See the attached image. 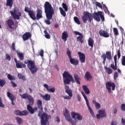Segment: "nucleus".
<instances>
[{
  "label": "nucleus",
  "mask_w": 125,
  "mask_h": 125,
  "mask_svg": "<svg viewBox=\"0 0 125 125\" xmlns=\"http://www.w3.org/2000/svg\"><path fill=\"white\" fill-rule=\"evenodd\" d=\"M15 114L17 116H21V111L20 110H16L15 111Z\"/></svg>",
  "instance_id": "nucleus-54"
},
{
  "label": "nucleus",
  "mask_w": 125,
  "mask_h": 125,
  "mask_svg": "<svg viewBox=\"0 0 125 125\" xmlns=\"http://www.w3.org/2000/svg\"><path fill=\"white\" fill-rule=\"evenodd\" d=\"M114 63L113 62L110 64V67L112 70H114V71L117 70V69H118V66L117 65V55H115L114 56Z\"/></svg>",
  "instance_id": "nucleus-20"
},
{
  "label": "nucleus",
  "mask_w": 125,
  "mask_h": 125,
  "mask_svg": "<svg viewBox=\"0 0 125 125\" xmlns=\"http://www.w3.org/2000/svg\"><path fill=\"white\" fill-rule=\"evenodd\" d=\"M65 91L66 90H70L71 89H70V87H69V86L67 85H65Z\"/></svg>",
  "instance_id": "nucleus-62"
},
{
  "label": "nucleus",
  "mask_w": 125,
  "mask_h": 125,
  "mask_svg": "<svg viewBox=\"0 0 125 125\" xmlns=\"http://www.w3.org/2000/svg\"><path fill=\"white\" fill-rule=\"evenodd\" d=\"M44 34H45L44 37L46 38V39H50V35L48 34V33L47 32V31L44 30Z\"/></svg>",
  "instance_id": "nucleus-43"
},
{
  "label": "nucleus",
  "mask_w": 125,
  "mask_h": 125,
  "mask_svg": "<svg viewBox=\"0 0 125 125\" xmlns=\"http://www.w3.org/2000/svg\"><path fill=\"white\" fill-rule=\"evenodd\" d=\"M122 65L125 66V56L122 57Z\"/></svg>",
  "instance_id": "nucleus-49"
},
{
  "label": "nucleus",
  "mask_w": 125,
  "mask_h": 125,
  "mask_svg": "<svg viewBox=\"0 0 125 125\" xmlns=\"http://www.w3.org/2000/svg\"><path fill=\"white\" fill-rule=\"evenodd\" d=\"M74 21L76 23L78 24V25L81 24V21H80V20L77 17H74Z\"/></svg>",
  "instance_id": "nucleus-40"
},
{
  "label": "nucleus",
  "mask_w": 125,
  "mask_h": 125,
  "mask_svg": "<svg viewBox=\"0 0 125 125\" xmlns=\"http://www.w3.org/2000/svg\"><path fill=\"white\" fill-rule=\"evenodd\" d=\"M63 116L65 117V120L69 122V123H71L72 125H76V122L73 121V119L71 118V116H70V113H69V111L68 109L66 108L65 109V112L63 113Z\"/></svg>",
  "instance_id": "nucleus-10"
},
{
  "label": "nucleus",
  "mask_w": 125,
  "mask_h": 125,
  "mask_svg": "<svg viewBox=\"0 0 125 125\" xmlns=\"http://www.w3.org/2000/svg\"><path fill=\"white\" fill-rule=\"evenodd\" d=\"M42 97L46 101H49V100H50V95H49L48 94H45V95H43L42 96Z\"/></svg>",
  "instance_id": "nucleus-37"
},
{
  "label": "nucleus",
  "mask_w": 125,
  "mask_h": 125,
  "mask_svg": "<svg viewBox=\"0 0 125 125\" xmlns=\"http://www.w3.org/2000/svg\"><path fill=\"white\" fill-rule=\"evenodd\" d=\"M55 121L57 123H60V118H59V117L57 116L56 117Z\"/></svg>",
  "instance_id": "nucleus-60"
},
{
  "label": "nucleus",
  "mask_w": 125,
  "mask_h": 125,
  "mask_svg": "<svg viewBox=\"0 0 125 125\" xmlns=\"http://www.w3.org/2000/svg\"><path fill=\"white\" fill-rule=\"evenodd\" d=\"M6 22L9 29L13 30V29H14V21H13V20L9 19Z\"/></svg>",
  "instance_id": "nucleus-21"
},
{
  "label": "nucleus",
  "mask_w": 125,
  "mask_h": 125,
  "mask_svg": "<svg viewBox=\"0 0 125 125\" xmlns=\"http://www.w3.org/2000/svg\"><path fill=\"white\" fill-rule=\"evenodd\" d=\"M28 15L33 20H36V13L34 11H30L28 13Z\"/></svg>",
  "instance_id": "nucleus-29"
},
{
  "label": "nucleus",
  "mask_w": 125,
  "mask_h": 125,
  "mask_svg": "<svg viewBox=\"0 0 125 125\" xmlns=\"http://www.w3.org/2000/svg\"><path fill=\"white\" fill-rule=\"evenodd\" d=\"M31 37H32V35H31V33H30V32H26L22 35V38L23 41L25 42L26 41H27V40H29V39H30Z\"/></svg>",
  "instance_id": "nucleus-24"
},
{
  "label": "nucleus",
  "mask_w": 125,
  "mask_h": 125,
  "mask_svg": "<svg viewBox=\"0 0 125 125\" xmlns=\"http://www.w3.org/2000/svg\"><path fill=\"white\" fill-rule=\"evenodd\" d=\"M113 78L114 81H116L118 78H119V73L117 71H115L114 73Z\"/></svg>",
  "instance_id": "nucleus-46"
},
{
  "label": "nucleus",
  "mask_w": 125,
  "mask_h": 125,
  "mask_svg": "<svg viewBox=\"0 0 125 125\" xmlns=\"http://www.w3.org/2000/svg\"><path fill=\"white\" fill-rule=\"evenodd\" d=\"M36 19L40 20V19L42 18V11L40 9L37 10Z\"/></svg>",
  "instance_id": "nucleus-23"
},
{
  "label": "nucleus",
  "mask_w": 125,
  "mask_h": 125,
  "mask_svg": "<svg viewBox=\"0 0 125 125\" xmlns=\"http://www.w3.org/2000/svg\"><path fill=\"white\" fill-rule=\"evenodd\" d=\"M77 99L79 102H81V100L82 99V98H81V96L80 95H77Z\"/></svg>",
  "instance_id": "nucleus-64"
},
{
  "label": "nucleus",
  "mask_w": 125,
  "mask_h": 125,
  "mask_svg": "<svg viewBox=\"0 0 125 125\" xmlns=\"http://www.w3.org/2000/svg\"><path fill=\"white\" fill-rule=\"evenodd\" d=\"M40 55L41 57H43V50H41L40 53Z\"/></svg>",
  "instance_id": "nucleus-61"
},
{
  "label": "nucleus",
  "mask_w": 125,
  "mask_h": 125,
  "mask_svg": "<svg viewBox=\"0 0 125 125\" xmlns=\"http://www.w3.org/2000/svg\"><path fill=\"white\" fill-rule=\"evenodd\" d=\"M44 87H45V88L46 89L47 91H48V92H55V87H53L51 88H49V86H48V85H47V84H44L43 85Z\"/></svg>",
  "instance_id": "nucleus-25"
},
{
  "label": "nucleus",
  "mask_w": 125,
  "mask_h": 125,
  "mask_svg": "<svg viewBox=\"0 0 125 125\" xmlns=\"http://www.w3.org/2000/svg\"><path fill=\"white\" fill-rule=\"evenodd\" d=\"M16 67L18 69H21L22 68H26V65L23 64L20 61H18V62L16 63Z\"/></svg>",
  "instance_id": "nucleus-26"
},
{
  "label": "nucleus",
  "mask_w": 125,
  "mask_h": 125,
  "mask_svg": "<svg viewBox=\"0 0 125 125\" xmlns=\"http://www.w3.org/2000/svg\"><path fill=\"white\" fill-rule=\"evenodd\" d=\"M28 114V112L27 111V110H23L22 111H21L20 116H27Z\"/></svg>",
  "instance_id": "nucleus-47"
},
{
  "label": "nucleus",
  "mask_w": 125,
  "mask_h": 125,
  "mask_svg": "<svg viewBox=\"0 0 125 125\" xmlns=\"http://www.w3.org/2000/svg\"><path fill=\"white\" fill-rule=\"evenodd\" d=\"M66 54L69 59V62L71 63V64H72V65H74L75 66L79 65V60H75V59L72 58L71 51H70L68 49L67 50Z\"/></svg>",
  "instance_id": "nucleus-8"
},
{
  "label": "nucleus",
  "mask_w": 125,
  "mask_h": 125,
  "mask_svg": "<svg viewBox=\"0 0 125 125\" xmlns=\"http://www.w3.org/2000/svg\"><path fill=\"white\" fill-rule=\"evenodd\" d=\"M117 125L118 124L115 121H112L111 123V125Z\"/></svg>",
  "instance_id": "nucleus-63"
},
{
  "label": "nucleus",
  "mask_w": 125,
  "mask_h": 125,
  "mask_svg": "<svg viewBox=\"0 0 125 125\" xmlns=\"http://www.w3.org/2000/svg\"><path fill=\"white\" fill-rule=\"evenodd\" d=\"M10 13L15 20H19L20 17L22 16V13L19 11V9L17 7L14 8V11H11Z\"/></svg>",
  "instance_id": "nucleus-7"
},
{
  "label": "nucleus",
  "mask_w": 125,
  "mask_h": 125,
  "mask_svg": "<svg viewBox=\"0 0 125 125\" xmlns=\"http://www.w3.org/2000/svg\"><path fill=\"white\" fill-rule=\"evenodd\" d=\"M92 104H95V106L96 109H100V107H101L100 104L96 102V101H95V100H93L92 101Z\"/></svg>",
  "instance_id": "nucleus-38"
},
{
  "label": "nucleus",
  "mask_w": 125,
  "mask_h": 125,
  "mask_svg": "<svg viewBox=\"0 0 125 125\" xmlns=\"http://www.w3.org/2000/svg\"><path fill=\"white\" fill-rule=\"evenodd\" d=\"M44 8L47 19L44 21V22L47 25H50V20L52 19V16L54 14V9L48 1H46L44 4Z\"/></svg>",
  "instance_id": "nucleus-2"
},
{
  "label": "nucleus",
  "mask_w": 125,
  "mask_h": 125,
  "mask_svg": "<svg viewBox=\"0 0 125 125\" xmlns=\"http://www.w3.org/2000/svg\"><path fill=\"white\" fill-rule=\"evenodd\" d=\"M11 83L12 84V86H14V87H16L17 86V84H16L15 82L11 81Z\"/></svg>",
  "instance_id": "nucleus-59"
},
{
  "label": "nucleus",
  "mask_w": 125,
  "mask_h": 125,
  "mask_svg": "<svg viewBox=\"0 0 125 125\" xmlns=\"http://www.w3.org/2000/svg\"><path fill=\"white\" fill-rule=\"evenodd\" d=\"M16 120L19 125H22L23 124V121L21 118L17 117H16Z\"/></svg>",
  "instance_id": "nucleus-39"
},
{
  "label": "nucleus",
  "mask_w": 125,
  "mask_h": 125,
  "mask_svg": "<svg viewBox=\"0 0 125 125\" xmlns=\"http://www.w3.org/2000/svg\"><path fill=\"white\" fill-rule=\"evenodd\" d=\"M37 105L38 109L40 110L38 113V117L41 119V125H46L48 120L51 119V116L48 115L46 113H43L42 114V112L43 111L42 102L41 100H38L37 101Z\"/></svg>",
  "instance_id": "nucleus-1"
},
{
  "label": "nucleus",
  "mask_w": 125,
  "mask_h": 125,
  "mask_svg": "<svg viewBox=\"0 0 125 125\" xmlns=\"http://www.w3.org/2000/svg\"><path fill=\"white\" fill-rule=\"evenodd\" d=\"M113 32L115 36H118L119 35V31H118V29H117V28H113Z\"/></svg>",
  "instance_id": "nucleus-48"
},
{
  "label": "nucleus",
  "mask_w": 125,
  "mask_h": 125,
  "mask_svg": "<svg viewBox=\"0 0 125 125\" xmlns=\"http://www.w3.org/2000/svg\"><path fill=\"white\" fill-rule=\"evenodd\" d=\"M62 8L61 7H59L60 13L63 17H66V12L68 11V6L66 3L63 2L62 3Z\"/></svg>",
  "instance_id": "nucleus-13"
},
{
  "label": "nucleus",
  "mask_w": 125,
  "mask_h": 125,
  "mask_svg": "<svg viewBox=\"0 0 125 125\" xmlns=\"http://www.w3.org/2000/svg\"><path fill=\"white\" fill-rule=\"evenodd\" d=\"M69 37V35H68V33L66 31H63L62 33V39L64 42L67 41V39Z\"/></svg>",
  "instance_id": "nucleus-28"
},
{
  "label": "nucleus",
  "mask_w": 125,
  "mask_h": 125,
  "mask_svg": "<svg viewBox=\"0 0 125 125\" xmlns=\"http://www.w3.org/2000/svg\"><path fill=\"white\" fill-rule=\"evenodd\" d=\"M24 64H27V67L31 74H34L38 72V70H39V69L36 66L35 62L31 60H27V62H24Z\"/></svg>",
  "instance_id": "nucleus-5"
},
{
  "label": "nucleus",
  "mask_w": 125,
  "mask_h": 125,
  "mask_svg": "<svg viewBox=\"0 0 125 125\" xmlns=\"http://www.w3.org/2000/svg\"><path fill=\"white\" fill-rule=\"evenodd\" d=\"M81 93L86 102V104L87 106L88 109L89 111L90 112L91 115L92 116V117H95L93 110H92V109L89 105V102H88V100H87V98H86V96H85V94H84V93H83V92H82Z\"/></svg>",
  "instance_id": "nucleus-14"
},
{
  "label": "nucleus",
  "mask_w": 125,
  "mask_h": 125,
  "mask_svg": "<svg viewBox=\"0 0 125 125\" xmlns=\"http://www.w3.org/2000/svg\"><path fill=\"white\" fill-rule=\"evenodd\" d=\"M82 88L83 90H84L85 93L86 94H90V91L89 90V89H88V87H87V86L85 85H83L82 86Z\"/></svg>",
  "instance_id": "nucleus-30"
},
{
  "label": "nucleus",
  "mask_w": 125,
  "mask_h": 125,
  "mask_svg": "<svg viewBox=\"0 0 125 125\" xmlns=\"http://www.w3.org/2000/svg\"><path fill=\"white\" fill-rule=\"evenodd\" d=\"M11 58H10V56L8 54H6V60H8V61H10Z\"/></svg>",
  "instance_id": "nucleus-55"
},
{
  "label": "nucleus",
  "mask_w": 125,
  "mask_h": 125,
  "mask_svg": "<svg viewBox=\"0 0 125 125\" xmlns=\"http://www.w3.org/2000/svg\"><path fill=\"white\" fill-rule=\"evenodd\" d=\"M97 118L99 120H100L101 118H105L106 117V112L105 110H99V114H97Z\"/></svg>",
  "instance_id": "nucleus-18"
},
{
  "label": "nucleus",
  "mask_w": 125,
  "mask_h": 125,
  "mask_svg": "<svg viewBox=\"0 0 125 125\" xmlns=\"http://www.w3.org/2000/svg\"><path fill=\"white\" fill-rule=\"evenodd\" d=\"M84 78L86 79V81H91L92 79V76H91L90 72L88 71L86 72Z\"/></svg>",
  "instance_id": "nucleus-27"
},
{
  "label": "nucleus",
  "mask_w": 125,
  "mask_h": 125,
  "mask_svg": "<svg viewBox=\"0 0 125 125\" xmlns=\"http://www.w3.org/2000/svg\"><path fill=\"white\" fill-rule=\"evenodd\" d=\"M24 11L25 12H27V13H29L31 10H30V9H29V8H28V7H25L24 8Z\"/></svg>",
  "instance_id": "nucleus-56"
},
{
  "label": "nucleus",
  "mask_w": 125,
  "mask_h": 125,
  "mask_svg": "<svg viewBox=\"0 0 125 125\" xmlns=\"http://www.w3.org/2000/svg\"><path fill=\"white\" fill-rule=\"evenodd\" d=\"M7 78L9 81H15V80H16V78H15L14 76H12V75L9 74L7 75Z\"/></svg>",
  "instance_id": "nucleus-41"
},
{
  "label": "nucleus",
  "mask_w": 125,
  "mask_h": 125,
  "mask_svg": "<svg viewBox=\"0 0 125 125\" xmlns=\"http://www.w3.org/2000/svg\"><path fill=\"white\" fill-rule=\"evenodd\" d=\"M71 116L74 120H78V121H82L83 120V116L79 113L72 112Z\"/></svg>",
  "instance_id": "nucleus-15"
},
{
  "label": "nucleus",
  "mask_w": 125,
  "mask_h": 125,
  "mask_svg": "<svg viewBox=\"0 0 125 125\" xmlns=\"http://www.w3.org/2000/svg\"><path fill=\"white\" fill-rule=\"evenodd\" d=\"M62 77L63 79V83L64 84H69L71 82L73 83H75V80H74V78L70 73L68 71H64L62 74Z\"/></svg>",
  "instance_id": "nucleus-3"
},
{
  "label": "nucleus",
  "mask_w": 125,
  "mask_h": 125,
  "mask_svg": "<svg viewBox=\"0 0 125 125\" xmlns=\"http://www.w3.org/2000/svg\"><path fill=\"white\" fill-rule=\"evenodd\" d=\"M78 54L81 63H85V55L82 52H79Z\"/></svg>",
  "instance_id": "nucleus-17"
},
{
  "label": "nucleus",
  "mask_w": 125,
  "mask_h": 125,
  "mask_svg": "<svg viewBox=\"0 0 125 125\" xmlns=\"http://www.w3.org/2000/svg\"><path fill=\"white\" fill-rule=\"evenodd\" d=\"M101 58H103V63L104 64L106 63V59L112 60V53L110 51H106L105 54H103Z\"/></svg>",
  "instance_id": "nucleus-11"
},
{
  "label": "nucleus",
  "mask_w": 125,
  "mask_h": 125,
  "mask_svg": "<svg viewBox=\"0 0 125 125\" xmlns=\"http://www.w3.org/2000/svg\"><path fill=\"white\" fill-rule=\"evenodd\" d=\"M12 50H13V51H15L16 50V49L15 48V42H13L12 43Z\"/></svg>",
  "instance_id": "nucleus-53"
},
{
  "label": "nucleus",
  "mask_w": 125,
  "mask_h": 125,
  "mask_svg": "<svg viewBox=\"0 0 125 125\" xmlns=\"http://www.w3.org/2000/svg\"><path fill=\"white\" fill-rule=\"evenodd\" d=\"M5 83H6V81H5V80L0 79V86H4Z\"/></svg>",
  "instance_id": "nucleus-42"
},
{
  "label": "nucleus",
  "mask_w": 125,
  "mask_h": 125,
  "mask_svg": "<svg viewBox=\"0 0 125 125\" xmlns=\"http://www.w3.org/2000/svg\"><path fill=\"white\" fill-rule=\"evenodd\" d=\"M18 77L19 79H22L23 81H25L26 80V78L24 76V75H22L21 73H19L18 74Z\"/></svg>",
  "instance_id": "nucleus-44"
},
{
  "label": "nucleus",
  "mask_w": 125,
  "mask_h": 125,
  "mask_svg": "<svg viewBox=\"0 0 125 125\" xmlns=\"http://www.w3.org/2000/svg\"><path fill=\"white\" fill-rule=\"evenodd\" d=\"M105 86L108 92L109 93L112 92V90H115L116 89V85L113 82H107L105 84Z\"/></svg>",
  "instance_id": "nucleus-12"
},
{
  "label": "nucleus",
  "mask_w": 125,
  "mask_h": 125,
  "mask_svg": "<svg viewBox=\"0 0 125 125\" xmlns=\"http://www.w3.org/2000/svg\"><path fill=\"white\" fill-rule=\"evenodd\" d=\"M99 34L101 37H104V38H109L110 37L109 33L103 29L100 30Z\"/></svg>",
  "instance_id": "nucleus-22"
},
{
  "label": "nucleus",
  "mask_w": 125,
  "mask_h": 125,
  "mask_svg": "<svg viewBox=\"0 0 125 125\" xmlns=\"http://www.w3.org/2000/svg\"><path fill=\"white\" fill-rule=\"evenodd\" d=\"M104 68L108 75H111V74H112L113 69H112V68H110V67H107V66H104Z\"/></svg>",
  "instance_id": "nucleus-32"
},
{
  "label": "nucleus",
  "mask_w": 125,
  "mask_h": 125,
  "mask_svg": "<svg viewBox=\"0 0 125 125\" xmlns=\"http://www.w3.org/2000/svg\"><path fill=\"white\" fill-rule=\"evenodd\" d=\"M74 80L78 84H81V78L77 74H74Z\"/></svg>",
  "instance_id": "nucleus-31"
},
{
  "label": "nucleus",
  "mask_w": 125,
  "mask_h": 125,
  "mask_svg": "<svg viewBox=\"0 0 125 125\" xmlns=\"http://www.w3.org/2000/svg\"><path fill=\"white\" fill-rule=\"evenodd\" d=\"M121 109L122 110V111H124L125 112V104H121Z\"/></svg>",
  "instance_id": "nucleus-52"
},
{
  "label": "nucleus",
  "mask_w": 125,
  "mask_h": 125,
  "mask_svg": "<svg viewBox=\"0 0 125 125\" xmlns=\"http://www.w3.org/2000/svg\"><path fill=\"white\" fill-rule=\"evenodd\" d=\"M28 103L29 104L27 105V109L29 112V113L31 114H34L35 112L38 111V107H35L34 108H33V105H34V98L30 96L29 99H28Z\"/></svg>",
  "instance_id": "nucleus-4"
},
{
  "label": "nucleus",
  "mask_w": 125,
  "mask_h": 125,
  "mask_svg": "<svg viewBox=\"0 0 125 125\" xmlns=\"http://www.w3.org/2000/svg\"><path fill=\"white\" fill-rule=\"evenodd\" d=\"M20 96L23 99H28L31 97V95L28 93H23L22 95H20Z\"/></svg>",
  "instance_id": "nucleus-35"
},
{
  "label": "nucleus",
  "mask_w": 125,
  "mask_h": 125,
  "mask_svg": "<svg viewBox=\"0 0 125 125\" xmlns=\"http://www.w3.org/2000/svg\"><path fill=\"white\" fill-rule=\"evenodd\" d=\"M74 33L75 35H79V36L77 37V42H80V43L83 44V34L80 33L78 31H74Z\"/></svg>",
  "instance_id": "nucleus-16"
},
{
  "label": "nucleus",
  "mask_w": 125,
  "mask_h": 125,
  "mask_svg": "<svg viewBox=\"0 0 125 125\" xmlns=\"http://www.w3.org/2000/svg\"><path fill=\"white\" fill-rule=\"evenodd\" d=\"M13 4V0H7L6 5V6H9L10 8L12 7Z\"/></svg>",
  "instance_id": "nucleus-36"
},
{
  "label": "nucleus",
  "mask_w": 125,
  "mask_h": 125,
  "mask_svg": "<svg viewBox=\"0 0 125 125\" xmlns=\"http://www.w3.org/2000/svg\"><path fill=\"white\" fill-rule=\"evenodd\" d=\"M63 98L64 99H66L67 100H70L71 99L72 97H70V96H65L63 97Z\"/></svg>",
  "instance_id": "nucleus-58"
},
{
  "label": "nucleus",
  "mask_w": 125,
  "mask_h": 125,
  "mask_svg": "<svg viewBox=\"0 0 125 125\" xmlns=\"http://www.w3.org/2000/svg\"><path fill=\"white\" fill-rule=\"evenodd\" d=\"M88 44L89 46L91 47L92 48L93 44H94V41L91 38H89L88 41Z\"/></svg>",
  "instance_id": "nucleus-34"
},
{
  "label": "nucleus",
  "mask_w": 125,
  "mask_h": 125,
  "mask_svg": "<svg viewBox=\"0 0 125 125\" xmlns=\"http://www.w3.org/2000/svg\"><path fill=\"white\" fill-rule=\"evenodd\" d=\"M96 6H98V7H100V8L102 9L103 7H102V4H101V3L96 2Z\"/></svg>",
  "instance_id": "nucleus-50"
},
{
  "label": "nucleus",
  "mask_w": 125,
  "mask_h": 125,
  "mask_svg": "<svg viewBox=\"0 0 125 125\" xmlns=\"http://www.w3.org/2000/svg\"><path fill=\"white\" fill-rule=\"evenodd\" d=\"M93 18L97 21V22H100V17L101 19H102V21H104L105 20V18H104V16L102 15V12L98 11V12H94L93 14Z\"/></svg>",
  "instance_id": "nucleus-9"
},
{
  "label": "nucleus",
  "mask_w": 125,
  "mask_h": 125,
  "mask_svg": "<svg viewBox=\"0 0 125 125\" xmlns=\"http://www.w3.org/2000/svg\"><path fill=\"white\" fill-rule=\"evenodd\" d=\"M0 107L1 108H3L4 107V105L2 104V101L1 100V98L0 97Z\"/></svg>",
  "instance_id": "nucleus-57"
},
{
  "label": "nucleus",
  "mask_w": 125,
  "mask_h": 125,
  "mask_svg": "<svg viewBox=\"0 0 125 125\" xmlns=\"http://www.w3.org/2000/svg\"><path fill=\"white\" fill-rule=\"evenodd\" d=\"M65 92L68 94L70 97H73V92H72V90H68V91L66 90L65 91Z\"/></svg>",
  "instance_id": "nucleus-45"
},
{
  "label": "nucleus",
  "mask_w": 125,
  "mask_h": 125,
  "mask_svg": "<svg viewBox=\"0 0 125 125\" xmlns=\"http://www.w3.org/2000/svg\"><path fill=\"white\" fill-rule=\"evenodd\" d=\"M17 54L19 56V58L21 61L24 60V54L23 53L19 52L17 51Z\"/></svg>",
  "instance_id": "nucleus-33"
},
{
  "label": "nucleus",
  "mask_w": 125,
  "mask_h": 125,
  "mask_svg": "<svg viewBox=\"0 0 125 125\" xmlns=\"http://www.w3.org/2000/svg\"><path fill=\"white\" fill-rule=\"evenodd\" d=\"M82 20L85 23L87 22L88 20H89V22H91L92 20H93V17L92 16V14L89 12L84 11L83 12V16L82 17Z\"/></svg>",
  "instance_id": "nucleus-6"
},
{
  "label": "nucleus",
  "mask_w": 125,
  "mask_h": 125,
  "mask_svg": "<svg viewBox=\"0 0 125 125\" xmlns=\"http://www.w3.org/2000/svg\"><path fill=\"white\" fill-rule=\"evenodd\" d=\"M116 52L117 53L118 58V59H120V58H121V50L119 49L116 51Z\"/></svg>",
  "instance_id": "nucleus-51"
},
{
  "label": "nucleus",
  "mask_w": 125,
  "mask_h": 125,
  "mask_svg": "<svg viewBox=\"0 0 125 125\" xmlns=\"http://www.w3.org/2000/svg\"><path fill=\"white\" fill-rule=\"evenodd\" d=\"M7 96L8 97V98L11 100V104L12 105H15V104L14 103L13 101L14 100H16V98L15 97V96H14L13 94H12L11 93L9 92H7Z\"/></svg>",
  "instance_id": "nucleus-19"
}]
</instances>
